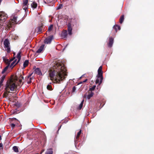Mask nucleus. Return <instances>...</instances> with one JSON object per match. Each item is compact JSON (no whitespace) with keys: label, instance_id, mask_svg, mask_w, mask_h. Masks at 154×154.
Wrapping results in <instances>:
<instances>
[{"label":"nucleus","instance_id":"f257e3e1","mask_svg":"<svg viewBox=\"0 0 154 154\" xmlns=\"http://www.w3.org/2000/svg\"><path fill=\"white\" fill-rule=\"evenodd\" d=\"M66 69L63 63H57L52 69L49 70L48 78L54 83H60L65 78Z\"/></svg>","mask_w":154,"mask_h":154},{"label":"nucleus","instance_id":"f03ea898","mask_svg":"<svg viewBox=\"0 0 154 154\" xmlns=\"http://www.w3.org/2000/svg\"><path fill=\"white\" fill-rule=\"evenodd\" d=\"M17 86L15 81L13 79H10L7 82L5 88L6 91L9 93L10 91H13L17 88Z\"/></svg>","mask_w":154,"mask_h":154},{"label":"nucleus","instance_id":"7ed1b4c3","mask_svg":"<svg viewBox=\"0 0 154 154\" xmlns=\"http://www.w3.org/2000/svg\"><path fill=\"white\" fill-rule=\"evenodd\" d=\"M102 69V66H100L98 70L97 78L96 81V83H98L99 85L101 84L103 80Z\"/></svg>","mask_w":154,"mask_h":154},{"label":"nucleus","instance_id":"20e7f679","mask_svg":"<svg viewBox=\"0 0 154 154\" xmlns=\"http://www.w3.org/2000/svg\"><path fill=\"white\" fill-rule=\"evenodd\" d=\"M4 48L9 53L11 51L10 43L9 40L6 39H5L4 42Z\"/></svg>","mask_w":154,"mask_h":154},{"label":"nucleus","instance_id":"39448f33","mask_svg":"<svg viewBox=\"0 0 154 154\" xmlns=\"http://www.w3.org/2000/svg\"><path fill=\"white\" fill-rule=\"evenodd\" d=\"M29 0H23L22 7L23 10L26 12L28 8L29 4H28Z\"/></svg>","mask_w":154,"mask_h":154},{"label":"nucleus","instance_id":"423d86ee","mask_svg":"<svg viewBox=\"0 0 154 154\" xmlns=\"http://www.w3.org/2000/svg\"><path fill=\"white\" fill-rule=\"evenodd\" d=\"M7 15L3 12H0V20L5 22V20L8 18Z\"/></svg>","mask_w":154,"mask_h":154},{"label":"nucleus","instance_id":"0eeeda50","mask_svg":"<svg viewBox=\"0 0 154 154\" xmlns=\"http://www.w3.org/2000/svg\"><path fill=\"white\" fill-rule=\"evenodd\" d=\"M53 38V36H50L48 37L44 41L45 43L47 44L51 43Z\"/></svg>","mask_w":154,"mask_h":154},{"label":"nucleus","instance_id":"6e6552de","mask_svg":"<svg viewBox=\"0 0 154 154\" xmlns=\"http://www.w3.org/2000/svg\"><path fill=\"white\" fill-rule=\"evenodd\" d=\"M94 93L92 91L89 92L88 94H85L84 96V97L88 99H89L93 97Z\"/></svg>","mask_w":154,"mask_h":154},{"label":"nucleus","instance_id":"1a4fd4ad","mask_svg":"<svg viewBox=\"0 0 154 154\" xmlns=\"http://www.w3.org/2000/svg\"><path fill=\"white\" fill-rule=\"evenodd\" d=\"M11 21L14 23H20L19 21L17 20V17L16 16H12L11 17Z\"/></svg>","mask_w":154,"mask_h":154},{"label":"nucleus","instance_id":"9d476101","mask_svg":"<svg viewBox=\"0 0 154 154\" xmlns=\"http://www.w3.org/2000/svg\"><path fill=\"white\" fill-rule=\"evenodd\" d=\"M81 132V131L80 130L77 133V135L76 136V138H75L74 140L75 145L76 146L77 143L78 142L77 141L79 139V136L80 135Z\"/></svg>","mask_w":154,"mask_h":154},{"label":"nucleus","instance_id":"9b49d317","mask_svg":"<svg viewBox=\"0 0 154 154\" xmlns=\"http://www.w3.org/2000/svg\"><path fill=\"white\" fill-rule=\"evenodd\" d=\"M34 73L35 74L41 75H42V73L39 68H36L34 70Z\"/></svg>","mask_w":154,"mask_h":154},{"label":"nucleus","instance_id":"f8f14e48","mask_svg":"<svg viewBox=\"0 0 154 154\" xmlns=\"http://www.w3.org/2000/svg\"><path fill=\"white\" fill-rule=\"evenodd\" d=\"M113 42V39L112 37L109 38V42L108 44V46L110 47H112Z\"/></svg>","mask_w":154,"mask_h":154},{"label":"nucleus","instance_id":"ddd939ff","mask_svg":"<svg viewBox=\"0 0 154 154\" xmlns=\"http://www.w3.org/2000/svg\"><path fill=\"white\" fill-rule=\"evenodd\" d=\"M72 29L71 27V25L70 24L68 25V31L69 34L70 35H72Z\"/></svg>","mask_w":154,"mask_h":154},{"label":"nucleus","instance_id":"4468645a","mask_svg":"<svg viewBox=\"0 0 154 154\" xmlns=\"http://www.w3.org/2000/svg\"><path fill=\"white\" fill-rule=\"evenodd\" d=\"M44 46H45L44 45H41L38 50L36 51V53H41L43 50Z\"/></svg>","mask_w":154,"mask_h":154},{"label":"nucleus","instance_id":"2eb2a0df","mask_svg":"<svg viewBox=\"0 0 154 154\" xmlns=\"http://www.w3.org/2000/svg\"><path fill=\"white\" fill-rule=\"evenodd\" d=\"M17 60H15L11 64L10 66V67L12 68L17 63Z\"/></svg>","mask_w":154,"mask_h":154},{"label":"nucleus","instance_id":"dca6fc26","mask_svg":"<svg viewBox=\"0 0 154 154\" xmlns=\"http://www.w3.org/2000/svg\"><path fill=\"white\" fill-rule=\"evenodd\" d=\"M31 7L33 9H35L37 8V3L35 2H33L31 4Z\"/></svg>","mask_w":154,"mask_h":154},{"label":"nucleus","instance_id":"f3484780","mask_svg":"<svg viewBox=\"0 0 154 154\" xmlns=\"http://www.w3.org/2000/svg\"><path fill=\"white\" fill-rule=\"evenodd\" d=\"M67 35V32L66 30H64L62 32L61 36L63 38L66 37Z\"/></svg>","mask_w":154,"mask_h":154},{"label":"nucleus","instance_id":"a211bd4d","mask_svg":"<svg viewBox=\"0 0 154 154\" xmlns=\"http://www.w3.org/2000/svg\"><path fill=\"white\" fill-rule=\"evenodd\" d=\"M29 64V61L28 60H26L23 64V69H24Z\"/></svg>","mask_w":154,"mask_h":154},{"label":"nucleus","instance_id":"6ab92c4d","mask_svg":"<svg viewBox=\"0 0 154 154\" xmlns=\"http://www.w3.org/2000/svg\"><path fill=\"white\" fill-rule=\"evenodd\" d=\"M113 28L115 29L116 32H117L118 30H120V26L117 25L114 26Z\"/></svg>","mask_w":154,"mask_h":154},{"label":"nucleus","instance_id":"aec40b11","mask_svg":"<svg viewBox=\"0 0 154 154\" xmlns=\"http://www.w3.org/2000/svg\"><path fill=\"white\" fill-rule=\"evenodd\" d=\"M20 58H21L20 52H19L18 53V54L17 55V58L18 59V60L17 61V63H18L20 61Z\"/></svg>","mask_w":154,"mask_h":154},{"label":"nucleus","instance_id":"412c9836","mask_svg":"<svg viewBox=\"0 0 154 154\" xmlns=\"http://www.w3.org/2000/svg\"><path fill=\"white\" fill-rule=\"evenodd\" d=\"M31 75H29L28 77V79H27V82L28 84H30L32 82L31 80H32V78L31 77H30Z\"/></svg>","mask_w":154,"mask_h":154},{"label":"nucleus","instance_id":"4be33fe9","mask_svg":"<svg viewBox=\"0 0 154 154\" xmlns=\"http://www.w3.org/2000/svg\"><path fill=\"white\" fill-rule=\"evenodd\" d=\"M53 151L51 149H48L46 151L45 154H52Z\"/></svg>","mask_w":154,"mask_h":154},{"label":"nucleus","instance_id":"5701e85b","mask_svg":"<svg viewBox=\"0 0 154 154\" xmlns=\"http://www.w3.org/2000/svg\"><path fill=\"white\" fill-rule=\"evenodd\" d=\"M14 151L16 152H19L17 146H14L13 147Z\"/></svg>","mask_w":154,"mask_h":154},{"label":"nucleus","instance_id":"b1692460","mask_svg":"<svg viewBox=\"0 0 154 154\" xmlns=\"http://www.w3.org/2000/svg\"><path fill=\"white\" fill-rule=\"evenodd\" d=\"M84 100H83L82 101V102H81V103L79 105V106L78 107V109H81L82 108V106H83V102H84Z\"/></svg>","mask_w":154,"mask_h":154},{"label":"nucleus","instance_id":"393cba45","mask_svg":"<svg viewBox=\"0 0 154 154\" xmlns=\"http://www.w3.org/2000/svg\"><path fill=\"white\" fill-rule=\"evenodd\" d=\"M124 20V15L122 16L120 19V23H122Z\"/></svg>","mask_w":154,"mask_h":154},{"label":"nucleus","instance_id":"a878e982","mask_svg":"<svg viewBox=\"0 0 154 154\" xmlns=\"http://www.w3.org/2000/svg\"><path fill=\"white\" fill-rule=\"evenodd\" d=\"M5 76H2L1 77V79L0 80V84L2 85V83L5 79Z\"/></svg>","mask_w":154,"mask_h":154},{"label":"nucleus","instance_id":"bb28decb","mask_svg":"<svg viewBox=\"0 0 154 154\" xmlns=\"http://www.w3.org/2000/svg\"><path fill=\"white\" fill-rule=\"evenodd\" d=\"M53 25H51L48 27V32H50L51 31L53 28Z\"/></svg>","mask_w":154,"mask_h":154},{"label":"nucleus","instance_id":"cd10ccee","mask_svg":"<svg viewBox=\"0 0 154 154\" xmlns=\"http://www.w3.org/2000/svg\"><path fill=\"white\" fill-rule=\"evenodd\" d=\"M47 88V89L49 90H52L51 86L50 85H48Z\"/></svg>","mask_w":154,"mask_h":154},{"label":"nucleus","instance_id":"c85d7f7f","mask_svg":"<svg viewBox=\"0 0 154 154\" xmlns=\"http://www.w3.org/2000/svg\"><path fill=\"white\" fill-rule=\"evenodd\" d=\"M23 77L22 75H20L19 78V81L21 83L22 82V79H23Z\"/></svg>","mask_w":154,"mask_h":154},{"label":"nucleus","instance_id":"c756f323","mask_svg":"<svg viewBox=\"0 0 154 154\" xmlns=\"http://www.w3.org/2000/svg\"><path fill=\"white\" fill-rule=\"evenodd\" d=\"M4 22L2 21H1L0 20V29L2 27V26L3 25V23Z\"/></svg>","mask_w":154,"mask_h":154},{"label":"nucleus","instance_id":"7c9ffc66","mask_svg":"<svg viewBox=\"0 0 154 154\" xmlns=\"http://www.w3.org/2000/svg\"><path fill=\"white\" fill-rule=\"evenodd\" d=\"M95 87H96V86H93V87H91V88H90V89H89V91H94L95 88Z\"/></svg>","mask_w":154,"mask_h":154},{"label":"nucleus","instance_id":"2f4dec72","mask_svg":"<svg viewBox=\"0 0 154 154\" xmlns=\"http://www.w3.org/2000/svg\"><path fill=\"white\" fill-rule=\"evenodd\" d=\"M8 68V66H7L6 67H5V69H3V71L2 72V73H4L5 72V71L7 70Z\"/></svg>","mask_w":154,"mask_h":154},{"label":"nucleus","instance_id":"473e14b6","mask_svg":"<svg viewBox=\"0 0 154 154\" xmlns=\"http://www.w3.org/2000/svg\"><path fill=\"white\" fill-rule=\"evenodd\" d=\"M63 7V5L62 4H60L58 7L57 9H59Z\"/></svg>","mask_w":154,"mask_h":154},{"label":"nucleus","instance_id":"72a5a7b5","mask_svg":"<svg viewBox=\"0 0 154 154\" xmlns=\"http://www.w3.org/2000/svg\"><path fill=\"white\" fill-rule=\"evenodd\" d=\"M76 89V88L75 87V86L73 87L72 89V92H75V91Z\"/></svg>","mask_w":154,"mask_h":154},{"label":"nucleus","instance_id":"f704fd0d","mask_svg":"<svg viewBox=\"0 0 154 154\" xmlns=\"http://www.w3.org/2000/svg\"><path fill=\"white\" fill-rule=\"evenodd\" d=\"M11 127L12 128H13L14 127H15V124H11Z\"/></svg>","mask_w":154,"mask_h":154},{"label":"nucleus","instance_id":"c9c22d12","mask_svg":"<svg viewBox=\"0 0 154 154\" xmlns=\"http://www.w3.org/2000/svg\"><path fill=\"white\" fill-rule=\"evenodd\" d=\"M87 81V79H86L85 80L83 81V82H85Z\"/></svg>","mask_w":154,"mask_h":154},{"label":"nucleus","instance_id":"e433bc0d","mask_svg":"<svg viewBox=\"0 0 154 154\" xmlns=\"http://www.w3.org/2000/svg\"><path fill=\"white\" fill-rule=\"evenodd\" d=\"M2 143H0V148L2 147Z\"/></svg>","mask_w":154,"mask_h":154},{"label":"nucleus","instance_id":"4c0bfd02","mask_svg":"<svg viewBox=\"0 0 154 154\" xmlns=\"http://www.w3.org/2000/svg\"><path fill=\"white\" fill-rule=\"evenodd\" d=\"M82 83H83V82H80V83H78V85H79L80 84H81Z\"/></svg>","mask_w":154,"mask_h":154},{"label":"nucleus","instance_id":"58836bf2","mask_svg":"<svg viewBox=\"0 0 154 154\" xmlns=\"http://www.w3.org/2000/svg\"><path fill=\"white\" fill-rule=\"evenodd\" d=\"M44 151V150H42V152L40 154H42V152H43Z\"/></svg>","mask_w":154,"mask_h":154},{"label":"nucleus","instance_id":"ea45409f","mask_svg":"<svg viewBox=\"0 0 154 154\" xmlns=\"http://www.w3.org/2000/svg\"><path fill=\"white\" fill-rule=\"evenodd\" d=\"M0 139H1V137L0 136Z\"/></svg>","mask_w":154,"mask_h":154}]
</instances>
